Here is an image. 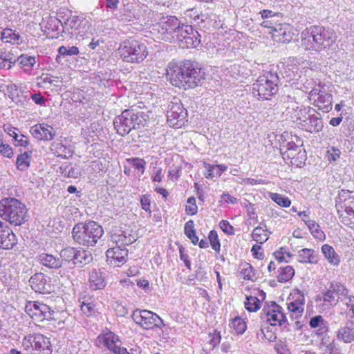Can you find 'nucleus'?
Masks as SVG:
<instances>
[{
    "label": "nucleus",
    "mask_w": 354,
    "mask_h": 354,
    "mask_svg": "<svg viewBox=\"0 0 354 354\" xmlns=\"http://www.w3.org/2000/svg\"><path fill=\"white\" fill-rule=\"evenodd\" d=\"M336 41L335 33L329 28L313 26L306 29V36L302 45L308 50L320 52L329 48Z\"/></svg>",
    "instance_id": "nucleus-1"
},
{
    "label": "nucleus",
    "mask_w": 354,
    "mask_h": 354,
    "mask_svg": "<svg viewBox=\"0 0 354 354\" xmlns=\"http://www.w3.org/2000/svg\"><path fill=\"white\" fill-rule=\"evenodd\" d=\"M0 217L15 226H20L28 219V209L14 198H3L0 201Z\"/></svg>",
    "instance_id": "nucleus-2"
},
{
    "label": "nucleus",
    "mask_w": 354,
    "mask_h": 354,
    "mask_svg": "<svg viewBox=\"0 0 354 354\" xmlns=\"http://www.w3.org/2000/svg\"><path fill=\"white\" fill-rule=\"evenodd\" d=\"M104 234L101 225L95 221L76 224L72 230L73 240L80 245L93 247Z\"/></svg>",
    "instance_id": "nucleus-3"
},
{
    "label": "nucleus",
    "mask_w": 354,
    "mask_h": 354,
    "mask_svg": "<svg viewBox=\"0 0 354 354\" xmlns=\"http://www.w3.org/2000/svg\"><path fill=\"white\" fill-rule=\"evenodd\" d=\"M279 77L277 73L269 72L260 76L252 85L253 95L258 99L269 100L277 90Z\"/></svg>",
    "instance_id": "nucleus-4"
},
{
    "label": "nucleus",
    "mask_w": 354,
    "mask_h": 354,
    "mask_svg": "<svg viewBox=\"0 0 354 354\" xmlns=\"http://www.w3.org/2000/svg\"><path fill=\"white\" fill-rule=\"evenodd\" d=\"M295 141L292 138L290 141H283L280 145V153L283 159L292 165L300 166L306 160V151L301 149L303 142L297 136H295Z\"/></svg>",
    "instance_id": "nucleus-5"
},
{
    "label": "nucleus",
    "mask_w": 354,
    "mask_h": 354,
    "mask_svg": "<svg viewBox=\"0 0 354 354\" xmlns=\"http://www.w3.org/2000/svg\"><path fill=\"white\" fill-rule=\"evenodd\" d=\"M118 53L123 61L127 62H142L147 55V48L136 40H126L120 44Z\"/></svg>",
    "instance_id": "nucleus-6"
},
{
    "label": "nucleus",
    "mask_w": 354,
    "mask_h": 354,
    "mask_svg": "<svg viewBox=\"0 0 354 354\" xmlns=\"http://www.w3.org/2000/svg\"><path fill=\"white\" fill-rule=\"evenodd\" d=\"M304 109L306 111L302 113L295 120L298 127L310 133L321 132L324 128L322 115L310 106L306 107Z\"/></svg>",
    "instance_id": "nucleus-7"
},
{
    "label": "nucleus",
    "mask_w": 354,
    "mask_h": 354,
    "mask_svg": "<svg viewBox=\"0 0 354 354\" xmlns=\"http://www.w3.org/2000/svg\"><path fill=\"white\" fill-rule=\"evenodd\" d=\"M261 318L272 326L281 327L282 330H290L283 308L274 301H272L270 306L263 307L261 312Z\"/></svg>",
    "instance_id": "nucleus-8"
},
{
    "label": "nucleus",
    "mask_w": 354,
    "mask_h": 354,
    "mask_svg": "<svg viewBox=\"0 0 354 354\" xmlns=\"http://www.w3.org/2000/svg\"><path fill=\"white\" fill-rule=\"evenodd\" d=\"M22 346L30 354H52V346L49 338L40 333L26 336Z\"/></svg>",
    "instance_id": "nucleus-9"
},
{
    "label": "nucleus",
    "mask_w": 354,
    "mask_h": 354,
    "mask_svg": "<svg viewBox=\"0 0 354 354\" xmlns=\"http://www.w3.org/2000/svg\"><path fill=\"white\" fill-rule=\"evenodd\" d=\"M187 59L180 62L172 61L169 63L166 68V75L171 84L178 88L187 89Z\"/></svg>",
    "instance_id": "nucleus-10"
},
{
    "label": "nucleus",
    "mask_w": 354,
    "mask_h": 354,
    "mask_svg": "<svg viewBox=\"0 0 354 354\" xmlns=\"http://www.w3.org/2000/svg\"><path fill=\"white\" fill-rule=\"evenodd\" d=\"M180 21L175 16H162L156 22V39L171 41L179 28Z\"/></svg>",
    "instance_id": "nucleus-11"
},
{
    "label": "nucleus",
    "mask_w": 354,
    "mask_h": 354,
    "mask_svg": "<svg viewBox=\"0 0 354 354\" xmlns=\"http://www.w3.org/2000/svg\"><path fill=\"white\" fill-rule=\"evenodd\" d=\"M139 121L137 113L133 110L127 109L115 118L113 125L118 133L124 136L139 126Z\"/></svg>",
    "instance_id": "nucleus-12"
},
{
    "label": "nucleus",
    "mask_w": 354,
    "mask_h": 354,
    "mask_svg": "<svg viewBox=\"0 0 354 354\" xmlns=\"http://www.w3.org/2000/svg\"><path fill=\"white\" fill-rule=\"evenodd\" d=\"M167 117L170 127L180 128L187 121V111L177 99L169 104Z\"/></svg>",
    "instance_id": "nucleus-13"
},
{
    "label": "nucleus",
    "mask_w": 354,
    "mask_h": 354,
    "mask_svg": "<svg viewBox=\"0 0 354 354\" xmlns=\"http://www.w3.org/2000/svg\"><path fill=\"white\" fill-rule=\"evenodd\" d=\"M332 95L327 93L324 85L319 82L318 88L309 92V100L313 101V104L324 113H328L332 109Z\"/></svg>",
    "instance_id": "nucleus-14"
},
{
    "label": "nucleus",
    "mask_w": 354,
    "mask_h": 354,
    "mask_svg": "<svg viewBox=\"0 0 354 354\" xmlns=\"http://www.w3.org/2000/svg\"><path fill=\"white\" fill-rule=\"evenodd\" d=\"M199 37L198 31L194 30L191 25H180L176 32L177 39L181 43L183 48H194L197 47L201 43Z\"/></svg>",
    "instance_id": "nucleus-15"
},
{
    "label": "nucleus",
    "mask_w": 354,
    "mask_h": 354,
    "mask_svg": "<svg viewBox=\"0 0 354 354\" xmlns=\"http://www.w3.org/2000/svg\"><path fill=\"white\" fill-rule=\"evenodd\" d=\"M187 89L201 86L206 78L205 70L196 62L187 59Z\"/></svg>",
    "instance_id": "nucleus-16"
},
{
    "label": "nucleus",
    "mask_w": 354,
    "mask_h": 354,
    "mask_svg": "<svg viewBox=\"0 0 354 354\" xmlns=\"http://www.w3.org/2000/svg\"><path fill=\"white\" fill-rule=\"evenodd\" d=\"M25 310L31 318L37 322L53 319L54 311L43 303L28 301L26 305Z\"/></svg>",
    "instance_id": "nucleus-17"
},
{
    "label": "nucleus",
    "mask_w": 354,
    "mask_h": 354,
    "mask_svg": "<svg viewBox=\"0 0 354 354\" xmlns=\"http://www.w3.org/2000/svg\"><path fill=\"white\" fill-rule=\"evenodd\" d=\"M88 28L87 21L82 20L77 16L67 19L63 25L64 32L75 37H84Z\"/></svg>",
    "instance_id": "nucleus-18"
},
{
    "label": "nucleus",
    "mask_w": 354,
    "mask_h": 354,
    "mask_svg": "<svg viewBox=\"0 0 354 354\" xmlns=\"http://www.w3.org/2000/svg\"><path fill=\"white\" fill-rule=\"evenodd\" d=\"M291 69L288 66L287 68L285 69V73L286 77H288L287 81H294L292 84H295L297 88L301 90L304 93H308L310 91H314L316 88H318V84L315 81L314 79L311 77H308L306 75L299 76L298 79H295L296 74L294 71H292V73H290Z\"/></svg>",
    "instance_id": "nucleus-19"
},
{
    "label": "nucleus",
    "mask_w": 354,
    "mask_h": 354,
    "mask_svg": "<svg viewBox=\"0 0 354 354\" xmlns=\"http://www.w3.org/2000/svg\"><path fill=\"white\" fill-rule=\"evenodd\" d=\"M128 251L124 246L117 245L106 252V261L113 266H120L127 261Z\"/></svg>",
    "instance_id": "nucleus-20"
},
{
    "label": "nucleus",
    "mask_w": 354,
    "mask_h": 354,
    "mask_svg": "<svg viewBox=\"0 0 354 354\" xmlns=\"http://www.w3.org/2000/svg\"><path fill=\"white\" fill-rule=\"evenodd\" d=\"M30 133L36 139L44 141H50L56 136L55 129L46 123L33 125L30 129Z\"/></svg>",
    "instance_id": "nucleus-21"
},
{
    "label": "nucleus",
    "mask_w": 354,
    "mask_h": 354,
    "mask_svg": "<svg viewBox=\"0 0 354 354\" xmlns=\"http://www.w3.org/2000/svg\"><path fill=\"white\" fill-rule=\"evenodd\" d=\"M96 343L97 345L106 346L111 352L115 351V349L122 344L119 337L108 328L98 335Z\"/></svg>",
    "instance_id": "nucleus-22"
},
{
    "label": "nucleus",
    "mask_w": 354,
    "mask_h": 354,
    "mask_svg": "<svg viewBox=\"0 0 354 354\" xmlns=\"http://www.w3.org/2000/svg\"><path fill=\"white\" fill-rule=\"evenodd\" d=\"M136 240V234H133L132 231L129 229L115 228L112 230L111 234V241L116 245H129Z\"/></svg>",
    "instance_id": "nucleus-23"
},
{
    "label": "nucleus",
    "mask_w": 354,
    "mask_h": 354,
    "mask_svg": "<svg viewBox=\"0 0 354 354\" xmlns=\"http://www.w3.org/2000/svg\"><path fill=\"white\" fill-rule=\"evenodd\" d=\"M17 243V239L12 230L0 221V248L11 250Z\"/></svg>",
    "instance_id": "nucleus-24"
},
{
    "label": "nucleus",
    "mask_w": 354,
    "mask_h": 354,
    "mask_svg": "<svg viewBox=\"0 0 354 354\" xmlns=\"http://www.w3.org/2000/svg\"><path fill=\"white\" fill-rule=\"evenodd\" d=\"M283 107L286 109L283 113L293 121L306 111L305 107L299 106L295 98L290 95L283 97Z\"/></svg>",
    "instance_id": "nucleus-25"
},
{
    "label": "nucleus",
    "mask_w": 354,
    "mask_h": 354,
    "mask_svg": "<svg viewBox=\"0 0 354 354\" xmlns=\"http://www.w3.org/2000/svg\"><path fill=\"white\" fill-rule=\"evenodd\" d=\"M304 295L299 291L292 296V301L288 303V309L290 313L291 319H297L301 317L304 310Z\"/></svg>",
    "instance_id": "nucleus-26"
},
{
    "label": "nucleus",
    "mask_w": 354,
    "mask_h": 354,
    "mask_svg": "<svg viewBox=\"0 0 354 354\" xmlns=\"http://www.w3.org/2000/svg\"><path fill=\"white\" fill-rule=\"evenodd\" d=\"M132 317L134 322L145 329H153L155 326V319L151 311L143 310L133 312Z\"/></svg>",
    "instance_id": "nucleus-27"
},
{
    "label": "nucleus",
    "mask_w": 354,
    "mask_h": 354,
    "mask_svg": "<svg viewBox=\"0 0 354 354\" xmlns=\"http://www.w3.org/2000/svg\"><path fill=\"white\" fill-rule=\"evenodd\" d=\"M354 206V192L342 189L335 198V207L338 214L346 207Z\"/></svg>",
    "instance_id": "nucleus-28"
},
{
    "label": "nucleus",
    "mask_w": 354,
    "mask_h": 354,
    "mask_svg": "<svg viewBox=\"0 0 354 354\" xmlns=\"http://www.w3.org/2000/svg\"><path fill=\"white\" fill-rule=\"evenodd\" d=\"M30 286L36 292L46 293L50 290V286L46 283L44 274L39 272L32 275L29 280Z\"/></svg>",
    "instance_id": "nucleus-29"
},
{
    "label": "nucleus",
    "mask_w": 354,
    "mask_h": 354,
    "mask_svg": "<svg viewBox=\"0 0 354 354\" xmlns=\"http://www.w3.org/2000/svg\"><path fill=\"white\" fill-rule=\"evenodd\" d=\"M51 151L57 157L62 158H69L73 156V150L71 145L65 143L62 140L54 141L50 146Z\"/></svg>",
    "instance_id": "nucleus-30"
},
{
    "label": "nucleus",
    "mask_w": 354,
    "mask_h": 354,
    "mask_svg": "<svg viewBox=\"0 0 354 354\" xmlns=\"http://www.w3.org/2000/svg\"><path fill=\"white\" fill-rule=\"evenodd\" d=\"M272 37L277 42L286 43L292 39V35L290 28L286 25H282L281 23L276 25L272 32H269Z\"/></svg>",
    "instance_id": "nucleus-31"
},
{
    "label": "nucleus",
    "mask_w": 354,
    "mask_h": 354,
    "mask_svg": "<svg viewBox=\"0 0 354 354\" xmlns=\"http://www.w3.org/2000/svg\"><path fill=\"white\" fill-rule=\"evenodd\" d=\"M337 338L346 344L351 343L354 341V325L348 322L344 326H341L336 332Z\"/></svg>",
    "instance_id": "nucleus-32"
},
{
    "label": "nucleus",
    "mask_w": 354,
    "mask_h": 354,
    "mask_svg": "<svg viewBox=\"0 0 354 354\" xmlns=\"http://www.w3.org/2000/svg\"><path fill=\"white\" fill-rule=\"evenodd\" d=\"M88 282L90 288L93 290H102L106 286L102 272L96 269H92L90 271Z\"/></svg>",
    "instance_id": "nucleus-33"
},
{
    "label": "nucleus",
    "mask_w": 354,
    "mask_h": 354,
    "mask_svg": "<svg viewBox=\"0 0 354 354\" xmlns=\"http://www.w3.org/2000/svg\"><path fill=\"white\" fill-rule=\"evenodd\" d=\"M37 259L41 264L50 269H58L62 266V260L53 254L42 253L38 256Z\"/></svg>",
    "instance_id": "nucleus-34"
},
{
    "label": "nucleus",
    "mask_w": 354,
    "mask_h": 354,
    "mask_svg": "<svg viewBox=\"0 0 354 354\" xmlns=\"http://www.w3.org/2000/svg\"><path fill=\"white\" fill-rule=\"evenodd\" d=\"M203 166L207 171L205 174L206 178L212 179L214 177H220L225 171L227 167L225 165H211L206 162H203Z\"/></svg>",
    "instance_id": "nucleus-35"
},
{
    "label": "nucleus",
    "mask_w": 354,
    "mask_h": 354,
    "mask_svg": "<svg viewBox=\"0 0 354 354\" xmlns=\"http://www.w3.org/2000/svg\"><path fill=\"white\" fill-rule=\"evenodd\" d=\"M1 39L4 43L19 44L21 41V36L15 30L10 28H5L1 32Z\"/></svg>",
    "instance_id": "nucleus-36"
},
{
    "label": "nucleus",
    "mask_w": 354,
    "mask_h": 354,
    "mask_svg": "<svg viewBox=\"0 0 354 354\" xmlns=\"http://www.w3.org/2000/svg\"><path fill=\"white\" fill-rule=\"evenodd\" d=\"M93 260L91 254L84 250H76L74 265L82 266L88 264Z\"/></svg>",
    "instance_id": "nucleus-37"
},
{
    "label": "nucleus",
    "mask_w": 354,
    "mask_h": 354,
    "mask_svg": "<svg viewBox=\"0 0 354 354\" xmlns=\"http://www.w3.org/2000/svg\"><path fill=\"white\" fill-rule=\"evenodd\" d=\"M315 251L312 249L304 248L298 252V261L304 263L317 262Z\"/></svg>",
    "instance_id": "nucleus-38"
},
{
    "label": "nucleus",
    "mask_w": 354,
    "mask_h": 354,
    "mask_svg": "<svg viewBox=\"0 0 354 354\" xmlns=\"http://www.w3.org/2000/svg\"><path fill=\"white\" fill-rule=\"evenodd\" d=\"M338 214L342 223L351 227H354V206L346 207L344 209V213Z\"/></svg>",
    "instance_id": "nucleus-39"
},
{
    "label": "nucleus",
    "mask_w": 354,
    "mask_h": 354,
    "mask_svg": "<svg viewBox=\"0 0 354 354\" xmlns=\"http://www.w3.org/2000/svg\"><path fill=\"white\" fill-rule=\"evenodd\" d=\"M322 251L327 260L333 265H337L339 263V257L335 252L333 248L328 244L322 247Z\"/></svg>",
    "instance_id": "nucleus-40"
},
{
    "label": "nucleus",
    "mask_w": 354,
    "mask_h": 354,
    "mask_svg": "<svg viewBox=\"0 0 354 354\" xmlns=\"http://www.w3.org/2000/svg\"><path fill=\"white\" fill-rule=\"evenodd\" d=\"M266 226H258L255 227L252 233V236L253 240L256 242L263 244L266 242L269 239V235L267 232V230L265 229Z\"/></svg>",
    "instance_id": "nucleus-41"
},
{
    "label": "nucleus",
    "mask_w": 354,
    "mask_h": 354,
    "mask_svg": "<svg viewBox=\"0 0 354 354\" xmlns=\"http://www.w3.org/2000/svg\"><path fill=\"white\" fill-rule=\"evenodd\" d=\"M278 272L279 274L277 275V279L278 281L281 283L288 281L295 274V270L290 266L280 268Z\"/></svg>",
    "instance_id": "nucleus-42"
},
{
    "label": "nucleus",
    "mask_w": 354,
    "mask_h": 354,
    "mask_svg": "<svg viewBox=\"0 0 354 354\" xmlns=\"http://www.w3.org/2000/svg\"><path fill=\"white\" fill-rule=\"evenodd\" d=\"M185 234L189 238L192 243L196 245L199 241L194 229V223L192 220L188 221L184 227Z\"/></svg>",
    "instance_id": "nucleus-43"
},
{
    "label": "nucleus",
    "mask_w": 354,
    "mask_h": 354,
    "mask_svg": "<svg viewBox=\"0 0 354 354\" xmlns=\"http://www.w3.org/2000/svg\"><path fill=\"white\" fill-rule=\"evenodd\" d=\"M197 17L198 19H201V21L207 22L208 24L213 26L215 28H218L221 26L220 21L218 23L217 22L218 16L212 12L201 13L198 15Z\"/></svg>",
    "instance_id": "nucleus-44"
},
{
    "label": "nucleus",
    "mask_w": 354,
    "mask_h": 354,
    "mask_svg": "<svg viewBox=\"0 0 354 354\" xmlns=\"http://www.w3.org/2000/svg\"><path fill=\"white\" fill-rule=\"evenodd\" d=\"M61 23L59 20L54 17H49L46 21H43L41 27L44 28L45 31H47L48 34L50 32H55L58 30L59 24Z\"/></svg>",
    "instance_id": "nucleus-45"
},
{
    "label": "nucleus",
    "mask_w": 354,
    "mask_h": 354,
    "mask_svg": "<svg viewBox=\"0 0 354 354\" xmlns=\"http://www.w3.org/2000/svg\"><path fill=\"white\" fill-rule=\"evenodd\" d=\"M31 156L28 153L25 152L17 156V167L21 171H26L30 166Z\"/></svg>",
    "instance_id": "nucleus-46"
},
{
    "label": "nucleus",
    "mask_w": 354,
    "mask_h": 354,
    "mask_svg": "<svg viewBox=\"0 0 354 354\" xmlns=\"http://www.w3.org/2000/svg\"><path fill=\"white\" fill-rule=\"evenodd\" d=\"M245 308L250 312H256L261 308V301L257 297L247 296Z\"/></svg>",
    "instance_id": "nucleus-47"
},
{
    "label": "nucleus",
    "mask_w": 354,
    "mask_h": 354,
    "mask_svg": "<svg viewBox=\"0 0 354 354\" xmlns=\"http://www.w3.org/2000/svg\"><path fill=\"white\" fill-rule=\"evenodd\" d=\"M270 198L277 205L283 207H288L291 204V201L288 197L277 193H270Z\"/></svg>",
    "instance_id": "nucleus-48"
},
{
    "label": "nucleus",
    "mask_w": 354,
    "mask_h": 354,
    "mask_svg": "<svg viewBox=\"0 0 354 354\" xmlns=\"http://www.w3.org/2000/svg\"><path fill=\"white\" fill-rule=\"evenodd\" d=\"M303 221L306 223L312 234L315 237L321 239L323 236H324V232L320 229L319 225L315 221L313 220L304 219H303Z\"/></svg>",
    "instance_id": "nucleus-49"
},
{
    "label": "nucleus",
    "mask_w": 354,
    "mask_h": 354,
    "mask_svg": "<svg viewBox=\"0 0 354 354\" xmlns=\"http://www.w3.org/2000/svg\"><path fill=\"white\" fill-rule=\"evenodd\" d=\"M231 327L237 335H242L247 328L246 323L240 317H236L232 319Z\"/></svg>",
    "instance_id": "nucleus-50"
},
{
    "label": "nucleus",
    "mask_w": 354,
    "mask_h": 354,
    "mask_svg": "<svg viewBox=\"0 0 354 354\" xmlns=\"http://www.w3.org/2000/svg\"><path fill=\"white\" fill-rule=\"evenodd\" d=\"M15 60L12 59V55L8 53L0 54V69H10Z\"/></svg>",
    "instance_id": "nucleus-51"
},
{
    "label": "nucleus",
    "mask_w": 354,
    "mask_h": 354,
    "mask_svg": "<svg viewBox=\"0 0 354 354\" xmlns=\"http://www.w3.org/2000/svg\"><path fill=\"white\" fill-rule=\"evenodd\" d=\"M75 252L76 249H75L74 248L68 247L62 250L59 252V255L63 260L66 261H72L73 263L75 257Z\"/></svg>",
    "instance_id": "nucleus-52"
},
{
    "label": "nucleus",
    "mask_w": 354,
    "mask_h": 354,
    "mask_svg": "<svg viewBox=\"0 0 354 354\" xmlns=\"http://www.w3.org/2000/svg\"><path fill=\"white\" fill-rule=\"evenodd\" d=\"M81 310L86 316H91L95 312V305L88 299L84 300L80 304Z\"/></svg>",
    "instance_id": "nucleus-53"
},
{
    "label": "nucleus",
    "mask_w": 354,
    "mask_h": 354,
    "mask_svg": "<svg viewBox=\"0 0 354 354\" xmlns=\"http://www.w3.org/2000/svg\"><path fill=\"white\" fill-rule=\"evenodd\" d=\"M330 288L336 296H344L347 297L348 290L346 287L340 283L333 282L331 283Z\"/></svg>",
    "instance_id": "nucleus-54"
},
{
    "label": "nucleus",
    "mask_w": 354,
    "mask_h": 354,
    "mask_svg": "<svg viewBox=\"0 0 354 354\" xmlns=\"http://www.w3.org/2000/svg\"><path fill=\"white\" fill-rule=\"evenodd\" d=\"M80 53L79 49L76 46H62L58 48V54L62 56H73L77 55Z\"/></svg>",
    "instance_id": "nucleus-55"
},
{
    "label": "nucleus",
    "mask_w": 354,
    "mask_h": 354,
    "mask_svg": "<svg viewBox=\"0 0 354 354\" xmlns=\"http://www.w3.org/2000/svg\"><path fill=\"white\" fill-rule=\"evenodd\" d=\"M209 344L212 346V349L219 345L221 340V335L220 331L214 329L212 333H209Z\"/></svg>",
    "instance_id": "nucleus-56"
},
{
    "label": "nucleus",
    "mask_w": 354,
    "mask_h": 354,
    "mask_svg": "<svg viewBox=\"0 0 354 354\" xmlns=\"http://www.w3.org/2000/svg\"><path fill=\"white\" fill-rule=\"evenodd\" d=\"M208 238L212 249L215 251H219L221 244L216 232L214 230H211L209 232Z\"/></svg>",
    "instance_id": "nucleus-57"
},
{
    "label": "nucleus",
    "mask_w": 354,
    "mask_h": 354,
    "mask_svg": "<svg viewBox=\"0 0 354 354\" xmlns=\"http://www.w3.org/2000/svg\"><path fill=\"white\" fill-rule=\"evenodd\" d=\"M18 61L23 66L32 67L35 64V57L29 56L27 55H21L19 58Z\"/></svg>",
    "instance_id": "nucleus-58"
},
{
    "label": "nucleus",
    "mask_w": 354,
    "mask_h": 354,
    "mask_svg": "<svg viewBox=\"0 0 354 354\" xmlns=\"http://www.w3.org/2000/svg\"><path fill=\"white\" fill-rule=\"evenodd\" d=\"M187 205L185 207V212L187 214L195 215L198 211V207L196 204V199L191 196L187 199Z\"/></svg>",
    "instance_id": "nucleus-59"
},
{
    "label": "nucleus",
    "mask_w": 354,
    "mask_h": 354,
    "mask_svg": "<svg viewBox=\"0 0 354 354\" xmlns=\"http://www.w3.org/2000/svg\"><path fill=\"white\" fill-rule=\"evenodd\" d=\"M336 295L333 292V290H331L330 288L323 293V301L325 304H327L328 306H332L335 304Z\"/></svg>",
    "instance_id": "nucleus-60"
},
{
    "label": "nucleus",
    "mask_w": 354,
    "mask_h": 354,
    "mask_svg": "<svg viewBox=\"0 0 354 354\" xmlns=\"http://www.w3.org/2000/svg\"><path fill=\"white\" fill-rule=\"evenodd\" d=\"M266 180L262 178H244L241 181V184L245 185H266Z\"/></svg>",
    "instance_id": "nucleus-61"
},
{
    "label": "nucleus",
    "mask_w": 354,
    "mask_h": 354,
    "mask_svg": "<svg viewBox=\"0 0 354 354\" xmlns=\"http://www.w3.org/2000/svg\"><path fill=\"white\" fill-rule=\"evenodd\" d=\"M219 227L222 231L227 235H234V227L226 220H222L219 223Z\"/></svg>",
    "instance_id": "nucleus-62"
},
{
    "label": "nucleus",
    "mask_w": 354,
    "mask_h": 354,
    "mask_svg": "<svg viewBox=\"0 0 354 354\" xmlns=\"http://www.w3.org/2000/svg\"><path fill=\"white\" fill-rule=\"evenodd\" d=\"M340 150L335 147H329L327 150L329 161H335L340 157Z\"/></svg>",
    "instance_id": "nucleus-63"
},
{
    "label": "nucleus",
    "mask_w": 354,
    "mask_h": 354,
    "mask_svg": "<svg viewBox=\"0 0 354 354\" xmlns=\"http://www.w3.org/2000/svg\"><path fill=\"white\" fill-rule=\"evenodd\" d=\"M326 322L322 315H316L310 319L309 325L311 328H316Z\"/></svg>",
    "instance_id": "nucleus-64"
}]
</instances>
